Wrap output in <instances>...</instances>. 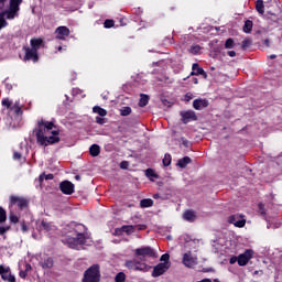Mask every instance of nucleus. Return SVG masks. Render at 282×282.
I'll return each instance as SVG.
<instances>
[{"instance_id": "79ce46f5", "label": "nucleus", "mask_w": 282, "mask_h": 282, "mask_svg": "<svg viewBox=\"0 0 282 282\" xmlns=\"http://www.w3.org/2000/svg\"><path fill=\"white\" fill-rule=\"evenodd\" d=\"M259 213L260 215H265V205L259 204Z\"/></svg>"}, {"instance_id": "052dcab7", "label": "nucleus", "mask_w": 282, "mask_h": 282, "mask_svg": "<svg viewBox=\"0 0 282 282\" xmlns=\"http://www.w3.org/2000/svg\"><path fill=\"white\" fill-rule=\"evenodd\" d=\"M270 58H276V55H270Z\"/></svg>"}, {"instance_id": "de8ad7c7", "label": "nucleus", "mask_w": 282, "mask_h": 282, "mask_svg": "<svg viewBox=\"0 0 282 282\" xmlns=\"http://www.w3.org/2000/svg\"><path fill=\"white\" fill-rule=\"evenodd\" d=\"M13 160H21V153L14 152L13 153Z\"/></svg>"}, {"instance_id": "4d7b16f0", "label": "nucleus", "mask_w": 282, "mask_h": 282, "mask_svg": "<svg viewBox=\"0 0 282 282\" xmlns=\"http://www.w3.org/2000/svg\"><path fill=\"white\" fill-rule=\"evenodd\" d=\"M194 83H195V85H197V83H199V82L197 80V78H194Z\"/></svg>"}, {"instance_id": "603ef678", "label": "nucleus", "mask_w": 282, "mask_h": 282, "mask_svg": "<svg viewBox=\"0 0 282 282\" xmlns=\"http://www.w3.org/2000/svg\"><path fill=\"white\" fill-rule=\"evenodd\" d=\"M182 145L183 147H188V140L182 139Z\"/></svg>"}, {"instance_id": "37998d69", "label": "nucleus", "mask_w": 282, "mask_h": 282, "mask_svg": "<svg viewBox=\"0 0 282 282\" xmlns=\"http://www.w3.org/2000/svg\"><path fill=\"white\" fill-rule=\"evenodd\" d=\"M120 169H123V170L129 169V162H127V161L121 162L120 163Z\"/></svg>"}, {"instance_id": "c03bdc74", "label": "nucleus", "mask_w": 282, "mask_h": 282, "mask_svg": "<svg viewBox=\"0 0 282 282\" xmlns=\"http://www.w3.org/2000/svg\"><path fill=\"white\" fill-rule=\"evenodd\" d=\"M185 100H186L187 102L191 101V100H193V94L187 93V94L185 95Z\"/></svg>"}, {"instance_id": "f3484780", "label": "nucleus", "mask_w": 282, "mask_h": 282, "mask_svg": "<svg viewBox=\"0 0 282 282\" xmlns=\"http://www.w3.org/2000/svg\"><path fill=\"white\" fill-rule=\"evenodd\" d=\"M192 76H204V78H208V75L206 74V70L204 68L199 67V64H193L192 66Z\"/></svg>"}, {"instance_id": "423d86ee", "label": "nucleus", "mask_w": 282, "mask_h": 282, "mask_svg": "<svg viewBox=\"0 0 282 282\" xmlns=\"http://www.w3.org/2000/svg\"><path fill=\"white\" fill-rule=\"evenodd\" d=\"M100 265L93 264L84 272L82 282H100Z\"/></svg>"}, {"instance_id": "c85d7f7f", "label": "nucleus", "mask_w": 282, "mask_h": 282, "mask_svg": "<svg viewBox=\"0 0 282 282\" xmlns=\"http://www.w3.org/2000/svg\"><path fill=\"white\" fill-rule=\"evenodd\" d=\"M145 175L147 177H149L150 180H158V174H155V172L152 169H148L145 171Z\"/></svg>"}, {"instance_id": "2eb2a0df", "label": "nucleus", "mask_w": 282, "mask_h": 282, "mask_svg": "<svg viewBox=\"0 0 282 282\" xmlns=\"http://www.w3.org/2000/svg\"><path fill=\"white\" fill-rule=\"evenodd\" d=\"M229 224H234L237 228H243V226H246V220L241 215H234L229 217Z\"/></svg>"}, {"instance_id": "2f4dec72", "label": "nucleus", "mask_w": 282, "mask_h": 282, "mask_svg": "<svg viewBox=\"0 0 282 282\" xmlns=\"http://www.w3.org/2000/svg\"><path fill=\"white\" fill-rule=\"evenodd\" d=\"M225 47L226 50H232V47H235V40L228 39L225 43Z\"/></svg>"}, {"instance_id": "e433bc0d", "label": "nucleus", "mask_w": 282, "mask_h": 282, "mask_svg": "<svg viewBox=\"0 0 282 282\" xmlns=\"http://www.w3.org/2000/svg\"><path fill=\"white\" fill-rule=\"evenodd\" d=\"M2 107H6L7 109H10L12 107V101L10 99L6 98L2 100Z\"/></svg>"}, {"instance_id": "5701e85b", "label": "nucleus", "mask_w": 282, "mask_h": 282, "mask_svg": "<svg viewBox=\"0 0 282 282\" xmlns=\"http://www.w3.org/2000/svg\"><path fill=\"white\" fill-rule=\"evenodd\" d=\"M256 10L259 14H265V6L263 4L262 0H258L256 2Z\"/></svg>"}, {"instance_id": "09e8293b", "label": "nucleus", "mask_w": 282, "mask_h": 282, "mask_svg": "<svg viewBox=\"0 0 282 282\" xmlns=\"http://www.w3.org/2000/svg\"><path fill=\"white\" fill-rule=\"evenodd\" d=\"M228 56H230L231 58H235V56H237V53L235 51H229Z\"/></svg>"}, {"instance_id": "e2e57ef3", "label": "nucleus", "mask_w": 282, "mask_h": 282, "mask_svg": "<svg viewBox=\"0 0 282 282\" xmlns=\"http://www.w3.org/2000/svg\"><path fill=\"white\" fill-rule=\"evenodd\" d=\"M139 229H140V230H144V226H141Z\"/></svg>"}, {"instance_id": "5fc2aeb1", "label": "nucleus", "mask_w": 282, "mask_h": 282, "mask_svg": "<svg viewBox=\"0 0 282 282\" xmlns=\"http://www.w3.org/2000/svg\"><path fill=\"white\" fill-rule=\"evenodd\" d=\"M6 234V227H0V235H4Z\"/></svg>"}, {"instance_id": "393cba45", "label": "nucleus", "mask_w": 282, "mask_h": 282, "mask_svg": "<svg viewBox=\"0 0 282 282\" xmlns=\"http://www.w3.org/2000/svg\"><path fill=\"white\" fill-rule=\"evenodd\" d=\"M252 25H253L252 21L247 20V21L245 22L243 28H242L243 32H245L246 34H250V32H252Z\"/></svg>"}, {"instance_id": "412c9836", "label": "nucleus", "mask_w": 282, "mask_h": 282, "mask_svg": "<svg viewBox=\"0 0 282 282\" xmlns=\"http://www.w3.org/2000/svg\"><path fill=\"white\" fill-rule=\"evenodd\" d=\"M89 153L93 158H98V155H100V145L98 144H93L89 148Z\"/></svg>"}, {"instance_id": "9b49d317", "label": "nucleus", "mask_w": 282, "mask_h": 282, "mask_svg": "<svg viewBox=\"0 0 282 282\" xmlns=\"http://www.w3.org/2000/svg\"><path fill=\"white\" fill-rule=\"evenodd\" d=\"M181 118L184 124H188V122L197 120V115H195V111L193 110H186L181 112Z\"/></svg>"}, {"instance_id": "680f3d73", "label": "nucleus", "mask_w": 282, "mask_h": 282, "mask_svg": "<svg viewBox=\"0 0 282 282\" xmlns=\"http://www.w3.org/2000/svg\"><path fill=\"white\" fill-rule=\"evenodd\" d=\"M61 50H63V46H58V52H61Z\"/></svg>"}, {"instance_id": "a19ab883", "label": "nucleus", "mask_w": 282, "mask_h": 282, "mask_svg": "<svg viewBox=\"0 0 282 282\" xmlns=\"http://www.w3.org/2000/svg\"><path fill=\"white\" fill-rule=\"evenodd\" d=\"M105 28H113V20H106L104 23Z\"/></svg>"}, {"instance_id": "aec40b11", "label": "nucleus", "mask_w": 282, "mask_h": 282, "mask_svg": "<svg viewBox=\"0 0 282 282\" xmlns=\"http://www.w3.org/2000/svg\"><path fill=\"white\" fill-rule=\"evenodd\" d=\"M183 219H185V221H195L197 215H195V212L187 210L183 214Z\"/></svg>"}, {"instance_id": "dca6fc26", "label": "nucleus", "mask_w": 282, "mask_h": 282, "mask_svg": "<svg viewBox=\"0 0 282 282\" xmlns=\"http://www.w3.org/2000/svg\"><path fill=\"white\" fill-rule=\"evenodd\" d=\"M193 107L196 109V111H202V109H206L208 107V100L206 99H195L193 101Z\"/></svg>"}, {"instance_id": "4be33fe9", "label": "nucleus", "mask_w": 282, "mask_h": 282, "mask_svg": "<svg viewBox=\"0 0 282 282\" xmlns=\"http://www.w3.org/2000/svg\"><path fill=\"white\" fill-rule=\"evenodd\" d=\"M133 230H135V227H133V225H126L122 226L121 229L116 230V232H126L127 235H131V232H133Z\"/></svg>"}, {"instance_id": "f257e3e1", "label": "nucleus", "mask_w": 282, "mask_h": 282, "mask_svg": "<svg viewBox=\"0 0 282 282\" xmlns=\"http://www.w3.org/2000/svg\"><path fill=\"white\" fill-rule=\"evenodd\" d=\"M58 133V129H56L54 122L46 120L39 121L37 129L35 130L37 144H41V147H50V144L61 142Z\"/></svg>"}, {"instance_id": "6e6552de", "label": "nucleus", "mask_w": 282, "mask_h": 282, "mask_svg": "<svg viewBox=\"0 0 282 282\" xmlns=\"http://www.w3.org/2000/svg\"><path fill=\"white\" fill-rule=\"evenodd\" d=\"M183 265L185 268H195L197 265V256H194L191 251L183 254Z\"/></svg>"}, {"instance_id": "49530a36", "label": "nucleus", "mask_w": 282, "mask_h": 282, "mask_svg": "<svg viewBox=\"0 0 282 282\" xmlns=\"http://www.w3.org/2000/svg\"><path fill=\"white\" fill-rule=\"evenodd\" d=\"M237 261L239 262V258L232 257V258H230L229 263H230L231 265H234V263H237Z\"/></svg>"}, {"instance_id": "3c124183", "label": "nucleus", "mask_w": 282, "mask_h": 282, "mask_svg": "<svg viewBox=\"0 0 282 282\" xmlns=\"http://www.w3.org/2000/svg\"><path fill=\"white\" fill-rule=\"evenodd\" d=\"M20 276L21 279H25V276H28L26 271H20Z\"/></svg>"}, {"instance_id": "8fccbe9b", "label": "nucleus", "mask_w": 282, "mask_h": 282, "mask_svg": "<svg viewBox=\"0 0 282 282\" xmlns=\"http://www.w3.org/2000/svg\"><path fill=\"white\" fill-rule=\"evenodd\" d=\"M21 228L22 232H28V225H25V223H22Z\"/></svg>"}, {"instance_id": "9d476101", "label": "nucleus", "mask_w": 282, "mask_h": 282, "mask_svg": "<svg viewBox=\"0 0 282 282\" xmlns=\"http://www.w3.org/2000/svg\"><path fill=\"white\" fill-rule=\"evenodd\" d=\"M252 254H254V251L251 249L246 250L243 253L238 256V264L243 267L248 264V261L252 259Z\"/></svg>"}, {"instance_id": "20e7f679", "label": "nucleus", "mask_w": 282, "mask_h": 282, "mask_svg": "<svg viewBox=\"0 0 282 282\" xmlns=\"http://www.w3.org/2000/svg\"><path fill=\"white\" fill-rule=\"evenodd\" d=\"M43 45V40L41 39H33L31 40V48L26 47L25 48V61H33V63H36L39 61V48Z\"/></svg>"}, {"instance_id": "7c9ffc66", "label": "nucleus", "mask_w": 282, "mask_h": 282, "mask_svg": "<svg viewBox=\"0 0 282 282\" xmlns=\"http://www.w3.org/2000/svg\"><path fill=\"white\" fill-rule=\"evenodd\" d=\"M115 281L116 282H124V281H127V275L123 272H120L115 276Z\"/></svg>"}, {"instance_id": "58836bf2", "label": "nucleus", "mask_w": 282, "mask_h": 282, "mask_svg": "<svg viewBox=\"0 0 282 282\" xmlns=\"http://www.w3.org/2000/svg\"><path fill=\"white\" fill-rule=\"evenodd\" d=\"M250 45H252V41L250 40L242 41V50H247V47H250Z\"/></svg>"}, {"instance_id": "4468645a", "label": "nucleus", "mask_w": 282, "mask_h": 282, "mask_svg": "<svg viewBox=\"0 0 282 282\" xmlns=\"http://www.w3.org/2000/svg\"><path fill=\"white\" fill-rule=\"evenodd\" d=\"M59 188L64 195H72L74 193V184L69 181H63L59 184Z\"/></svg>"}, {"instance_id": "c9c22d12", "label": "nucleus", "mask_w": 282, "mask_h": 282, "mask_svg": "<svg viewBox=\"0 0 282 282\" xmlns=\"http://www.w3.org/2000/svg\"><path fill=\"white\" fill-rule=\"evenodd\" d=\"M7 216H6V209L0 207V224H3L6 221Z\"/></svg>"}, {"instance_id": "b1692460", "label": "nucleus", "mask_w": 282, "mask_h": 282, "mask_svg": "<svg viewBox=\"0 0 282 282\" xmlns=\"http://www.w3.org/2000/svg\"><path fill=\"white\" fill-rule=\"evenodd\" d=\"M141 208H151L153 206V199L151 198H144L140 202Z\"/></svg>"}, {"instance_id": "a18cd8bd", "label": "nucleus", "mask_w": 282, "mask_h": 282, "mask_svg": "<svg viewBox=\"0 0 282 282\" xmlns=\"http://www.w3.org/2000/svg\"><path fill=\"white\" fill-rule=\"evenodd\" d=\"M96 123L97 124H105V119H102L100 117H96Z\"/></svg>"}, {"instance_id": "864d4df0", "label": "nucleus", "mask_w": 282, "mask_h": 282, "mask_svg": "<svg viewBox=\"0 0 282 282\" xmlns=\"http://www.w3.org/2000/svg\"><path fill=\"white\" fill-rule=\"evenodd\" d=\"M15 113H18V116H19V115L23 113V111L21 110V108H15Z\"/></svg>"}, {"instance_id": "a878e982", "label": "nucleus", "mask_w": 282, "mask_h": 282, "mask_svg": "<svg viewBox=\"0 0 282 282\" xmlns=\"http://www.w3.org/2000/svg\"><path fill=\"white\" fill-rule=\"evenodd\" d=\"M94 113H98V116H101V118H104L105 116H107V110H105L104 108H101L100 106H95L93 108Z\"/></svg>"}, {"instance_id": "f8f14e48", "label": "nucleus", "mask_w": 282, "mask_h": 282, "mask_svg": "<svg viewBox=\"0 0 282 282\" xmlns=\"http://www.w3.org/2000/svg\"><path fill=\"white\" fill-rule=\"evenodd\" d=\"M69 34H70V31H69V28H67V26H58L55 30V37L58 41H65V39H67V36H69Z\"/></svg>"}, {"instance_id": "a211bd4d", "label": "nucleus", "mask_w": 282, "mask_h": 282, "mask_svg": "<svg viewBox=\"0 0 282 282\" xmlns=\"http://www.w3.org/2000/svg\"><path fill=\"white\" fill-rule=\"evenodd\" d=\"M40 230H45V232H50L55 229L54 225L52 223H47L45 220H42L41 224L39 225Z\"/></svg>"}, {"instance_id": "7ed1b4c3", "label": "nucleus", "mask_w": 282, "mask_h": 282, "mask_svg": "<svg viewBox=\"0 0 282 282\" xmlns=\"http://www.w3.org/2000/svg\"><path fill=\"white\" fill-rule=\"evenodd\" d=\"M23 0H0V30L8 28V21H14L21 12Z\"/></svg>"}, {"instance_id": "473e14b6", "label": "nucleus", "mask_w": 282, "mask_h": 282, "mask_svg": "<svg viewBox=\"0 0 282 282\" xmlns=\"http://www.w3.org/2000/svg\"><path fill=\"white\" fill-rule=\"evenodd\" d=\"M171 154H165L164 159H163V166H171Z\"/></svg>"}, {"instance_id": "0eeeda50", "label": "nucleus", "mask_w": 282, "mask_h": 282, "mask_svg": "<svg viewBox=\"0 0 282 282\" xmlns=\"http://www.w3.org/2000/svg\"><path fill=\"white\" fill-rule=\"evenodd\" d=\"M14 206H18L20 210L28 208V199L20 196H10V208L14 210Z\"/></svg>"}, {"instance_id": "bb28decb", "label": "nucleus", "mask_w": 282, "mask_h": 282, "mask_svg": "<svg viewBox=\"0 0 282 282\" xmlns=\"http://www.w3.org/2000/svg\"><path fill=\"white\" fill-rule=\"evenodd\" d=\"M11 224H19V216L17 215V212L14 209L10 210V217H9Z\"/></svg>"}, {"instance_id": "bf43d9fd", "label": "nucleus", "mask_w": 282, "mask_h": 282, "mask_svg": "<svg viewBox=\"0 0 282 282\" xmlns=\"http://www.w3.org/2000/svg\"><path fill=\"white\" fill-rule=\"evenodd\" d=\"M158 197H160V195H159V194H155V195H154V199H158Z\"/></svg>"}, {"instance_id": "f03ea898", "label": "nucleus", "mask_w": 282, "mask_h": 282, "mask_svg": "<svg viewBox=\"0 0 282 282\" xmlns=\"http://www.w3.org/2000/svg\"><path fill=\"white\" fill-rule=\"evenodd\" d=\"M134 254L140 260H129L126 262V267L129 270H134L138 272H149L151 267L144 263L148 259H155L158 253L151 247H141L134 250Z\"/></svg>"}, {"instance_id": "4c0bfd02", "label": "nucleus", "mask_w": 282, "mask_h": 282, "mask_svg": "<svg viewBox=\"0 0 282 282\" xmlns=\"http://www.w3.org/2000/svg\"><path fill=\"white\" fill-rule=\"evenodd\" d=\"M131 113V107H123L121 109V116H129Z\"/></svg>"}, {"instance_id": "ea45409f", "label": "nucleus", "mask_w": 282, "mask_h": 282, "mask_svg": "<svg viewBox=\"0 0 282 282\" xmlns=\"http://www.w3.org/2000/svg\"><path fill=\"white\" fill-rule=\"evenodd\" d=\"M169 259H171V256L169 253L162 254L160 261H164V263H169Z\"/></svg>"}, {"instance_id": "ddd939ff", "label": "nucleus", "mask_w": 282, "mask_h": 282, "mask_svg": "<svg viewBox=\"0 0 282 282\" xmlns=\"http://www.w3.org/2000/svg\"><path fill=\"white\" fill-rule=\"evenodd\" d=\"M0 275L3 281L15 282L14 275H12L8 267L0 265Z\"/></svg>"}, {"instance_id": "f704fd0d", "label": "nucleus", "mask_w": 282, "mask_h": 282, "mask_svg": "<svg viewBox=\"0 0 282 282\" xmlns=\"http://www.w3.org/2000/svg\"><path fill=\"white\" fill-rule=\"evenodd\" d=\"M54 265V260L52 258H47L44 263L43 267L44 268H52Z\"/></svg>"}, {"instance_id": "cd10ccee", "label": "nucleus", "mask_w": 282, "mask_h": 282, "mask_svg": "<svg viewBox=\"0 0 282 282\" xmlns=\"http://www.w3.org/2000/svg\"><path fill=\"white\" fill-rule=\"evenodd\" d=\"M147 105H149V97L147 95H141L139 107H147Z\"/></svg>"}, {"instance_id": "6e6d98bb", "label": "nucleus", "mask_w": 282, "mask_h": 282, "mask_svg": "<svg viewBox=\"0 0 282 282\" xmlns=\"http://www.w3.org/2000/svg\"><path fill=\"white\" fill-rule=\"evenodd\" d=\"M30 270H32V265L26 264V265H25V272H28V271H30Z\"/></svg>"}, {"instance_id": "c756f323", "label": "nucleus", "mask_w": 282, "mask_h": 282, "mask_svg": "<svg viewBox=\"0 0 282 282\" xmlns=\"http://www.w3.org/2000/svg\"><path fill=\"white\" fill-rule=\"evenodd\" d=\"M43 180H54V174H41L39 177V182L43 184Z\"/></svg>"}, {"instance_id": "13d9d810", "label": "nucleus", "mask_w": 282, "mask_h": 282, "mask_svg": "<svg viewBox=\"0 0 282 282\" xmlns=\"http://www.w3.org/2000/svg\"><path fill=\"white\" fill-rule=\"evenodd\" d=\"M75 180H80V175H76V176H75Z\"/></svg>"}, {"instance_id": "39448f33", "label": "nucleus", "mask_w": 282, "mask_h": 282, "mask_svg": "<svg viewBox=\"0 0 282 282\" xmlns=\"http://www.w3.org/2000/svg\"><path fill=\"white\" fill-rule=\"evenodd\" d=\"M64 243H67L68 248L76 249L78 246H88L89 238L85 237V235L78 232L75 234V237L67 236L64 240Z\"/></svg>"}, {"instance_id": "72a5a7b5", "label": "nucleus", "mask_w": 282, "mask_h": 282, "mask_svg": "<svg viewBox=\"0 0 282 282\" xmlns=\"http://www.w3.org/2000/svg\"><path fill=\"white\" fill-rule=\"evenodd\" d=\"M199 50H202V46L199 45H192L189 48L191 54H199Z\"/></svg>"}, {"instance_id": "1a4fd4ad", "label": "nucleus", "mask_w": 282, "mask_h": 282, "mask_svg": "<svg viewBox=\"0 0 282 282\" xmlns=\"http://www.w3.org/2000/svg\"><path fill=\"white\" fill-rule=\"evenodd\" d=\"M169 268H171V262L159 263L156 267H154L152 276H154V278L162 276V274H164V272H166V270H169Z\"/></svg>"}, {"instance_id": "6ab92c4d", "label": "nucleus", "mask_w": 282, "mask_h": 282, "mask_svg": "<svg viewBox=\"0 0 282 282\" xmlns=\"http://www.w3.org/2000/svg\"><path fill=\"white\" fill-rule=\"evenodd\" d=\"M191 162H193V160H191L189 156H184L183 159L178 160L177 166H180V169H186Z\"/></svg>"}]
</instances>
